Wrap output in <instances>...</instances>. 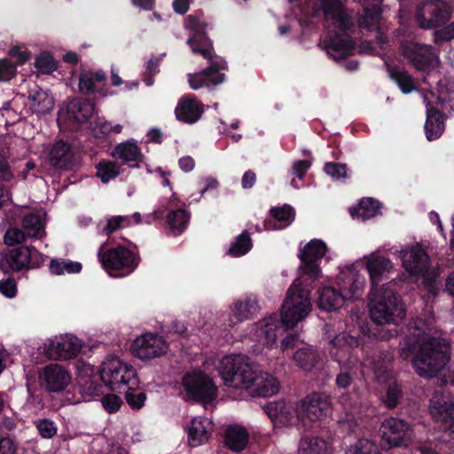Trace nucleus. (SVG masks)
<instances>
[{
	"mask_svg": "<svg viewBox=\"0 0 454 454\" xmlns=\"http://www.w3.org/2000/svg\"><path fill=\"white\" fill-rule=\"evenodd\" d=\"M422 319L415 322L417 335L406 336L400 342L399 355L403 359L412 357L415 372L425 379L438 376L448 371L454 376V360H451L450 343L443 338L431 336L422 328Z\"/></svg>",
	"mask_w": 454,
	"mask_h": 454,
	"instance_id": "1",
	"label": "nucleus"
},
{
	"mask_svg": "<svg viewBox=\"0 0 454 454\" xmlns=\"http://www.w3.org/2000/svg\"><path fill=\"white\" fill-rule=\"evenodd\" d=\"M368 309L372 321L377 325H396L405 317L403 304L389 285L371 291Z\"/></svg>",
	"mask_w": 454,
	"mask_h": 454,
	"instance_id": "2",
	"label": "nucleus"
},
{
	"mask_svg": "<svg viewBox=\"0 0 454 454\" xmlns=\"http://www.w3.org/2000/svg\"><path fill=\"white\" fill-rule=\"evenodd\" d=\"M258 368L249 357L230 355L222 358L219 372L225 385L233 388L247 389L256 379Z\"/></svg>",
	"mask_w": 454,
	"mask_h": 454,
	"instance_id": "3",
	"label": "nucleus"
},
{
	"mask_svg": "<svg viewBox=\"0 0 454 454\" xmlns=\"http://www.w3.org/2000/svg\"><path fill=\"white\" fill-rule=\"evenodd\" d=\"M187 43L192 52L200 53L204 59L210 62V66L208 67L200 72L190 74L188 75V82L192 90H199L203 87L214 88L223 82L224 74L220 73V70L226 68V62L216 58L214 54L211 44L205 47H196L194 45V39H190Z\"/></svg>",
	"mask_w": 454,
	"mask_h": 454,
	"instance_id": "4",
	"label": "nucleus"
},
{
	"mask_svg": "<svg viewBox=\"0 0 454 454\" xmlns=\"http://www.w3.org/2000/svg\"><path fill=\"white\" fill-rule=\"evenodd\" d=\"M311 308L309 291L301 286L300 279H295L282 305V325L287 328L294 327L309 314Z\"/></svg>",
	"mask_w": 454,
	"mask_h": 454,
	"instance_id": "5",
	"label": "nucleus"
},
{
	"mask_svg": "<svg viewBox=\"0 0 454 454\" xmlns=\"http://www.w3.org/2000/svg\"><path fill=\"white\" fill-rule=\"evenodd\" d=\"M102 381L112 390L133 389L138 384L136 371L117 357H111L101 365Z\"/></svg>",
	"mask_w": 454,
	"mask_h": 454,
	"instance_id": "6",
	"label": "nucleus"
},
{
	"mask_svg": "<svg viewBox=\"0 0 454 454\" xmlns=\"http://www.w3.org/2000/svg\"><path fill=\"white\" fill-rule=\"evenodd\" d=\"M399 254L406 271L413 276L424 277L428 289L432 290L437 274L434 271H428L430 260L422 247L419 244L408 246L402 249Z\"/></svg>",
	"mask_w": 454,
	"mask_h": 454,
	"instance_id": "7",
	"label": "nucleus"
},
{
	"mask_svg": "<svg viewBox=\"0 0 454 454\" xmlns=\"http://www.w3.org/2000/svg\"><path fill=\"white\" fill-rule=\"evenodd\" d=\"M400 52L419 71L428 72L440 64L437 52L428 44L404 41L401 43Z\"/></svg>",
	"mask_w": 454,
	"mask_h": 454,
	"instance_id": "8",
	"label": "nucleus"
},
{
	"mask_svg": "<svg viewBox=\"0 0 454 454\" xmlns=\"http://www.w3.org/2000/svg\"><path fill=\"white\" fill-rule=\"evenodd\" d=\"M452 7L442 0H429L417 9L416 18L422 28H434L445 24L451 17Z\"/></svg>",
	"mask_w": 454,
	"mask_h": 454,
	"instance_id": "9",
	"label": "nucleus"
},
{
	"mask_svg": "<svg viewBox=\"0 0 454 454\" xmlns=\"http://www.w3.org/2000/svg\"><path fill=\"white\" fill-rule=\"evenodd\" d=\"M40 264V254L34 247L27 246L11 249L0 260V269L5 273L35 268Z\"/></svg>",
	"mask_w": 454,
	"mask_h": 454,
	"instance_id": "10",
	"label": "nucleus"
},
{
	"mask_svg": "<svg viewBox=\"0 0 454 454\" xmlns=\"http://www.w3.org/2000/svg\"><path fill=\"white\" fill-rule=\"evenodd\" d=\"M381 444L384 447L408 446L413 437V431L404 420L395 418L385 419L380 426Z\"/></svg>",
	"mask_w": 454,
	"mask_h": 454,
	"instance_id": "11",
	"label": "nucleus"
},
{
	"mask_svg": "<svg viewBox=\"0 0 454 454\" xmlns=\"http://www.w3.org/2000/svg\"><path fill=\"white\" fill-rule=\"evenodd\" d=\"M184 388L189 397L209 403L216 397L217 389L212 380L201 372L187 374L183 379Z\"/></svg>",
	"mask_w": 454,
	"mask_h": 454,
	"instance_id": "12",
	"label": "nucleus"
},
{
	"mask_svg": "<svg viewBox=\"0 0 454 454\" xmlns=\"http://www.w3.org/2000/svg\"><path fill=\"white\" fill-rule=\"evenodd\" d=\"M331 402L328 395L312 393L306 396L297 408L296 416L305 424V419L317 421L327 416Z\"/></svg>",
	"mask_w": 454,
	"mask_h": 454,
	"instance_id": "13",
	"label": "nucleus"
},
{
	"mask_svg": "<svg viewBox=\"0 0 454 454\" xmlns=\"http://www.w3.org/2000/svg\"><path fill=\"white\" fill-rule=\"evenodd\" d=\"M131 350L135 356L142 360L153 359L165 355L168 344L162 336L147 333L134 340Z\"/></svg>",
	"mask_w": 454,
	"mask_h": 454,
	"instance_id": "14",
	"label": "nucleus"
},
{
	"mask_svg": "<svg viewBox=\"0 0 454 454\" xmlns=\"http://www.w3.org/2000/svg\"><path fill=\"white\" fill-rule=\"evenodd\" d=\"M98 256L103 268L106 270L122 269L133 270L138 265V261L135 254L121 246L106 251L100 248Z\"/></svg>",
	"mask_w": 454,
	"mask_h": 454,
	"instance_id": "15",
	"label": "nucleus"
},
{
	"mask_svg": "<svg viewBox=\"0 0 454 454\" xmlns=\"http://www.w3.org/2000/svg\"><path fill=\"white\" fill-rule=\"evenodd\" d=\"M39 379L48 392L60 393L71 383L72 376L63 365L50 364L42 369Z\"/></svg>",
	"mask_w": 454,
	"mask_h": 454,
	"instance_id": "16",
	"label": "nucleus"
},
{
	"mask_svg": "<svg viewBox=\"0 0 454 454\" xmlns=\"http://www.w3.org/2000/svg\"><path fill=\"white\" fill-rule=\"evenodd\" d=\"M80 340L73 335H61L51 340L47 347V355L53 360H68L81 351Z\"/></svg>",
	"mask_w": 454,
	"mask_h": 454,
	"instance_id": "17",
	"label": "nucleus"
},
{
	"mask_svg": "<svg viewBox=\"0 0 454 454\" xmlns=\"http://www.w3.org/2000/svg\"><path fill=\"white\" fill-rule=\"evenodd\" d=\"M326 21L340 30L346 31L353 27V18L342 6L339 0H318Z\"/></svg>",
	"mask_w": 454,
	"mask_h": 454,
	"instance_id": "18",
	"label": "nucleus"
},
{
	"mask_svg": "<svg viewBox=\"0 0 454 454\" xmlns=\"http://www.w3.org/2000/svg\"><path fill=\"white\" fill-rule=\"evenodd\" d=\"M213 432L212 422L204 417L194 418L187 426L188 442L192 447L206 443Z\"/></svg>",
	"mask_w": 454,
	"mask_h": 454,
	"instance_id": "19",
	"label": "nucleus"
},
{
	"mask_svg": "<svg viewBox=\"0 0 454 454\" xmlns=\"http://www.w3.org/2000/svg\"><path fill=\"white\" fill-rule=\"evenodd\" d=\"M203 105L195 98L184 97L175 109L176 117L186 123L196 122L203 114Z\"/></svg>",
	"mask_w": 454,
	"mask_h": 454,
	"instance_id": "20",
	"label": "nucleus"
},
{
	"mask_svg": "<svg viewBox=\"0 0 454 454\" xmlns=\"http://www.w3.org/2000/svg\"><path fill=\"white\" fill-rule=\"evenodd\" d=\"M49 160L52 167L59 169H71L75 164L74 152L63 141L57 142L51 149Z\"/></svg>",
	"mask_w": 454,
	"mask_h": 454,
	"instance_id": "21",
	"label": "nucleus"
},
{
	"mask_svg": "<svg viewBox=\"0 0 454 454\" xmlns=\"http://www.w3.org/2000/svg\"><path fill=\"white\" fill-rule=\"evenodd\" d=\"M265 412L270 418L275 427H284L291 424L294 417V409L284 401L271 402L265 406Z\"/></svg>",
	"mask_w": 454,
	"mask_h": 454,
	"instance_id": "22",
	"label": "nucleus"
},
{
	"mask_svg": "<svg viewBox=\"0 0 454 454\" xmlns=\"http://www.w3.org/2000/svg\"><path fill=\"white\" fill-rule=\"evenodd\" d=\"M254 335L258 341L271 347L276 343L278 332L280 330V322L272 317L264 318L254 325Z\"/></svg>",
	"mask_w": 454,
	"mask_h": 454,
	"instance_id": "23",
	"label": "nucleus"
},
{
	"mask_svg": "<svg viewBox=\"0 0 454 454\" xmlns=\"http://www.w3.org/2000/svg\"><path fill=\"white\" fill-rule=\"evenodd\" d=\"M338 284L345 300L356 299L362 295L364 278L353 271H348L339 278Z\"/></svg>",
	"mask_w": 454,
	"mask_h": 454,
	"instance_id": "24",
	"label": "nucleus"
},
{
	"mask_svg": "<svg viewBox=\"0 0 454 454\" xmlns=\"http://www.w3.org/2000/svg\"><path fill=\"white\" fill-rule=\"evenodd\" d=\"M231 315L239 322L251 319L259 311V304L256 296H247L236 300L231 307Z\"/></svg>",
	"mask_w": 454,
	"mask_h": 454,
	"instance_id": "25",
	"label": "nucleus"
},
{
	"mask_svg": "<svg viewBox=\"0 0 454 454\" xmlns=\"http://www.w3.org/2000/svg\"><path fill=\"white\" fill-rule=\"evenodd\" d=\"M324 48L334 60H339L351 55L354 45L350 37L336 35L327 40Z\"/></svg>",
	"mask_w": 454,
	"mask_h": 454,
	"instance_id": "26",
	"label": "nucleus"
},
{
	"mask_svg": "<svg viewBox=\"0 0 454 454\" xmlns=\"http://www.w3.org/2000/svg\"><path fill=\"white\" fill-rule=\"evenodd\" d=\"M366 268L369 272L371 281L373 286L388 273L393 264L389 259L378 254H371L366 260Z\"/></svg>",
	"mask_w": 454,
	"mask_h": 454,
	"instance_id": "27",
	"label": "nucleus"
},
{
	"mask_svg": "<svg viewBox=\"0 0 454 454\" xmlns=\"http://www.w3.org/2000/svg\"><path fill=\"white\" fill-rule=\"evenodd\" d=\"M345 296L340 290L325 286L318 291V307L325 311H334L342 307Z\"/></svg>",
	"mask_w": 454,
	"mask_h": 454,
	"instance_id": "28",
	"label": "nucleus"
},
{
	"mask_svg": "<svg viewBox=\"0 0 454 454\" xmlns=\"http://www.w3.org/2000/svg\"><path fill=\"white\" fill-rule=\"evenodd\" d=\"M248 439V432L244 427L230 426L225 430V445L232 451L239 452L244 450Z\"/></svg>",
	"mask_w": 454,
	"mask_h": 454,
	"instance_id": "29",
	"label": "nucleus"
},
{
	"mask_svg": "<svg viewBox=\"0 0 454 454\" xmlns=\"http://www.w3.org/2000/svg\"><path fill=\"white\" fill-rule=\"evenodd\" d=\"M28 98L31 102V108L39 114L50 113L54 107L53 98L48 91L35 86L29 91Z\"/></svg>",
	"mask_w": 454,
	"mask_h": 454,
	"instance_id": "30",
	"label": "nucleus"
},
{
	"mask_svg": "<svg viewBox=\"0 0 454 454\" xmlns=\"http://www.w3.org/2000/svg\"><path fill=\"white\" fill-rule=\"evenodd\" d=\"M21 226L28 239H41L45 237L44 223L42 217L35 213L26 215L21 220Z\"/></svg>",
	"mask_w": 454,
	"mask_h": 454,
	"instance_id": "31",
	"label": "nucleus"
},
{
	"mask_svg": "<svg viewBox=\"0 0 454 454\" xmlns=\"http://www.w3.org/2000/svg\"><path fill=\"white\" fill-rule=\"evenodd\" d=\"M299 454H329L327 442L318 436L304 435L301 437Z\"/></svg>",
	"mask_w": 454,
	"mask_h": 454,
	"instance_id": "32",
	"label": "nucleus"
},
{
	"mask_svg": "<svg viewBox=\"0 0 454 454\" xmlns=\"http://www.w3.org/2000/svg\"><path fill=\"white\" fill-rule=\"evenodd\" d=\"M252 386L255 387L257 394L262 396L277 394L279 387V384L276 378L259 370L256 372V379Z\"/></svg>",
	"mask_w": 454,
	"mask_h": 454,
	"instance_id": "33",
	"label": "nucleus"
},
{
	"mask_svg": "<svg viewBox=\"0 0 454 454\" xmlns=\"http://www.w3.org/2000/svg\"><path fill=\"white\" fill-rule=\"evenodd\" d=\"M430 413L439 420L450 410L454 409V403L449 395L443 392H436L430 400Z\"/></svg>",
	"mask_w": 454,
	"mask_h": 454,
	"instance_id": "34",
	"label": "nucleus"
},
{
	"mask_svg": "<svg viewBox=\"0 0 454 454\" xmlns=\"http://www.w3.org/2000/svg\"><path fill=\"white\" fill-rule=\"evenodd\" d=\"M425 129L428 140L438 138L444 130L443 115L433 107L428 109Z\"/></svg>",
	"mask_w": 454,
	"mask_h": 454,
	"instance_id": "35",
	"label": "nucleus"
},
{
	"mask_svg": "<svg viewBox=\"0 0 454 454\" xmlns=\"http://www.w3.org/2000/svg\"><path fill=\"white\" fill-rule=\"evenodd\" d=\"M67 111L77 122H85L92 116L94 105L87 99H74L68 105Z\"/></svg>",
	"mask_w": 454,
	"mask_h": 454,
	"instance_id": "36",
	"label": "nucleus"
},
{
	"mask_svg": "<svg viewBox=\"0 0 454 454\" xmlns=\"http://www.w3.org/2000/svg\"><path fill=\"white\" fill-rule=\"evenodd\" d=\"M112 156L127 163L138 162L143 157L138 146L131 142H125L117 145L112 152Z\"/></svg>",
	"mask_w": 454,
	"mask_h": 454,
	"instance_id": "37",
	"label": "nucleus"
},
{
	"mask_svg": "<svg viewBox=\"0 0 454 454\" xmlns=\"http://www.w3.org/2000/svg\"><path fill=\"white\" fill-rule=\"evenodd\" d=\"M297 365L304 371H311L321 359L319 353L309 347L299 348L294 355Z\"/></svg>",
	"mask_w": 454,
	"mask_h": 454,
	"instance_id": "38",
	"label": "nucleus"
},
{
	"mask_svg": "<svg viewBox=\"0 0 454 454\" xmlns=\"http://www.w3.org/2000/svg\"><path fill=\"white\" fill-rule=\"evenodd\" d=\"M380 210L379 202L372 198L361 200L357 207L351 208L350 214L353 218L365 221L375 216Z\"/></svg>",
	"mask_w": 454,
	"mask_h": 454,
	"instance_id": "39",
	"label": "nucleus"
},
{
	"mask_svg": "<svg viewBox=\"0 0 454 454\" xmlns=\"http://www.w3.org/2000/svg\"><path fill=\"white\" fill-rule=\"evenodd\" d=\"M380 19L381 12L378 4L364 7V12L358 18V26L363 29H378Z\"/></svg>",
	"mask_w": 454,
	"mask_h": 454,
	"instance_id": "40",
	"label": "nucleus"
},
{
	"mask_svg": "<svg viewBox=\"0 0 454 454\" xmlns=\"http://www.w3.org/2000/svg\"><path fill=\"white\" fill-rule=\"evenodd\" d=\"M356 362L348 360L340 364V373L336 377V385L340 388H346L351 385L356 377Z\"/></svg>",
	"mask_w": 454,
	"mask_h": 454,
	"instance_id": "41",
	"label": "nucleus"
},
{
	"mask_svg": "<svg viewBox=\"0 0 454 454\" xmlns=\"http://www.w3.org/2000/svg\"><path fill=\"white\" fill-rule=\"evenodd\" d=\"M376 373L377 380L380 382L388 384L386 395L383 398V403L387 408L392 409L396 407L402 394L400 386L396 383L395 380L387 381L383 376L380 374V372H377Z\"/></svg>",
	"mask_w": 454,
	"mask_h": 454,
	"instance_id": "42",
	"label": "nucleus"
},
{
	"mask_svg": "<svg viewBox=\"0 0 454 454\" xmlns=\"http://www.w3.org/2000/svg\"><path fill=\"white\" fill-rule=\"evenodd\" d=\"M23 108L13 99L3 105L0 108L1 117L5 125H12L21 119Z\"/></svg>",
	"mask_w": 454,
	"mask_h": 454,
	"instance_id": "43",
	"label": "nucleus"
},
{
	"mask_svg": "<svg viewBox=\"0 0 454 454\" xmlns=\"http://www.w3.org/2000/svg\"><path fill=\"white\" fill-rule=\"evenodd\" d=\"M326 246L320 240H312L308 243L300 253L301 260L316 261L325 255Z\"/></svg>",
	"mask_w": 454,
	"mask_h": 454,
	"instance_id": "44",
	"label": "nucleus"
},
{
	"mask_svg": "<svg viewBox=\"0 0 454 454\" xmlns=\"http://www.w3.org/2000/svg\"><path fill=\"white\" fill-rule=\"evenodd\" d=\"M81 270V263L76 262L53 259L50 263V270L54 275L78 273Z\"/></svg>",
	"mask_w": 454,
	"mask_h": 454,
	"instance_id": "45",
	"label": "nucleus"
},
{
	"mask_svg": "<svg viewBox=\"0 0 454 454\" xmlns=\"http://www.w3.org/2000/svg\"><path fill=\"white\" fill-rule=\"evenodd\" d=\"M96 168L97 176L99 177L103 183H108L120 174L118 165L111 160H101L97 164Z\"/></svg>",
	"mask_w": 454,
	"mask_h": 454,
	"instance_id": "46",
	"label": "nucleus"
},
{
	"mask_svg": "<svg viewBox=\"0 0 454 454\" xmlns=\"http://www.w3.org/2000/svg\"><path fill=\"white\" fill-rule=\"evenodd\" d=\"M390 77L396 82L403 93H410L415 89L414 81L405 70L392 69Z\"/></svg>",
	"mask_w": 454,
	"mask_h": 454,
	"instance_id": "47",
	"label": "nucleus"
},
{
	"mask_svg": "<svg viewBox=\"0 0 454 454\" xmlns=\"http://www.w3.org/2000/svg\"><path fill=\"white\" fill-rule=\"evenodd\" d=\"M252 247V240L249 233L246 231L239 235L235 242L230 247L228 253L239 257L247 254Z\"/></svg>",
	"mask_w": 454,
	"mask_h": 454,
	"instance_id": "48",
	"label": "nucleus"
},
{
	"mask_svg": "<svg viewBox=\"0 0 454 454\" xmlns=\"http://www.w3.org/2000/svg\"><path fill=\"white\" fill-rule=\"evenodd\" d=\"M184 27L194 33L193 36L190 39H194V45H197L196 36H204L206 35L207 27L208 24L205 20H201L199 17L194 15H189L185 18Z\"/></svg>",
	"mask_w": 454,
	"mask_h": 454,
	"instance_id": "49",
	"label": "nucleus"
},
{
	"mask_svg": "<svg viewBox=\"0 0 454 454\" xmlns=\"http://www.w3.org/2000/svg\"><path fill=\"white\" fill-rule=\"evenodd\" d=\"M127 223H128V220L124 216H121V215L112 216L109 219H107V221L105 223H100L98 225V231L99 234L110 236L113 232L122 228Z\"/></svg>",
	"mask_w": 454,
	"mask_h": 454,
	"instance_id": "50",
	"label": "nucleus"
},
{
	"mask_svg": "<svg viewBox=\"0 0 454 454\" xmlns=\"http://www.w3.org/2000/svg\"><path fill=\"white\" fill-rule=\"evenodd\" d=\"M189 215L185 210L178 209L168 215V223L173 231H182L187 225Z\"/></svg>",
	"mask_w": 454,
	"mask_h": 454,
	"instance_id": "51",
	"label": "nucleus"
},
{
	"mask_svg": "<svg viewBox=\"0 0 454 454\" xmlns=\"http://www.w3.org/2000/svg\"><path fill=\"white\" fill-rule=\"evenodd\" d=\"M27 239L23 228L10 227L4 233V242L8 247H13L24 243Z\"/></svg>",
	"mask_w": 454,
	"mask_h": 454,
	"instance_id": "52",
	"label": "nucleus"
},
{
	"mask_svg": "<svg viewBox=\"0 0 454 454\" xmlns=\"http://www.w3.org/2000/svg\"><path fill=\"white\" fill-rule=\"evenodd\" d=\"M346 454H380L377 446L367 439H361Z\"/></svg>",
	"mask_w": 454,
	"mask_h": 454,
	"instance_id": "53",
	"label": "nucleus"
},
{
	"mask_svg": "<svg viewBox=\"0 0 454 454\" xmlns=\"http://www.w3.org/2000/svg\"><path fill=\"white\" fill-rule=\"evenodd\" d=\"M330 343L335 348H345L357 347L359 341L356 337L349 335L346 333H342L338 334L334 338L330 339Z\"/></svg>",
	"mask_w": 454,
	"mask_h": 454,
	"instance_id": "54",
	"label": "nucleus"
},
{
	"mask_svg": "<svg viewBox=\"0 0 454 454\" xmlns=\"http://www.w3.org/2000/svg\"><path fill=\"white\" fill-rule=\"evenodd\" d=\"M95 80L91 72H83L79 77V90L83 94H90L95 90Z\"/></svg>",
	"mask_w": 454,
	"mask_h": 454,
	"instance_id": "55",
	"label": "nucleus"
},
{
	"mask_svg": "<svg viewBox=\"0 0 454 454\" xmlns=\"http://www.w3.org/2000/svg\"><path fill=\"white\" fill-rule=\"evenodd\" d=\"M35 66L43 74H51L56 69V64L50 55H41L37 57Z\"/></svg>",
	"mask_w": 454,
	"mask_h": 454,
	"instance_id": "56",
	"label": "nucleus"
},
{
	"mask_svg": "<svg viewBox=\"0 0 454 454\" xmlns=\"http://www.w3.org/2000/svg\"><path fill=\"white\" fill-rule=\"evenodd\" d=\"M35 426L43 438H51L57 434V427L50 419H39L35 422Z\"/></svg>",
	"mask_w": 454,
	"mask_h": 454,
	"instance_id": "57",
	"label": "nucleus"
},
{
	"mask_svg": "<svg viewBox=\"0 0 454 454\" xmlns=\"http://www.w3.org/2000/svg\"><path fill=\"white\" fill-rule=\"evenodd\" d=\"M270 215L278 221L286 223H290L294 219V215L293 208L288 205L272 208L270 210Z\"/></svg>",
	"mask_w": 454,
	"mask_h": 454,
	"instance_id": "58",
	"label": "nucleus"
},
{
	"mask_svg": "<svg viewBox=\"0 0 454 454\" xmlns=\"http://www.w3.org/2000/svg\"><path fill=\"white\" fill-rule=\"evenodd\" d=\"M101 403L107 412L113 413L120 409L122 401L117 395L109 394L101 398Z\"/></svg>",
	"mask_w": 454,
	"mask_h": 454,
	"instance_id": "59",
	"label": "nucleus"
},
{
	"mask_svg": "<svg viewBox=\"0 0 454 454\" xmlns=\"http://www.w3.org/2000/svg\"><path fill=\"white\" fill-rule=\"evenodd\" d=\"M135 387L131 390L126 388V401L129 406L135 409H140L146 399V395L144 392L136 393Z\"/></svg>",
	"mask_w": 454,
	"mask_h": 454,
	"instance_id": "60",
	"label": "nucleus"
},
{
	"mask_svg": "<svg viewBox=\"0 0 454 454\" xmlns=\"http://www.w3.org/2000/svg\"><path fill=\"white\" fill-rule=\"evenodd\" d=\"M325 171L334 179H341L347 176L346 164L328 162L325 166Z\"/></svg>",
	"mask_w": 454,
	"mask_h": 454,
	"instance_id": "61",
	"label": "nucleus"
},
{
	"mask_svg": "<svg viewBox=\"0 0 454 454\" xmlns=\"http://www.w3.org/2000/svg\"><path fill=\"white\" fill-rule=\"evenodd\" d=\"M16 74V65L9 59H0V81L7 82L12 79Z\"/></svg>",
	"mask_w": 454,
	"mask_h": 454,
	"instance_id": "62",
	"label": "nucleus"
},
{
	"mask_svg": "<svg viewBox=\"0 0 454 454\" xmlns=\"http://www.w3.org/2000/svg\"><path fill=\"white\" fill-rule=\"evenodd\" d=\"M0 292L6 297L12 298L16 295L17 287L14 279L7 278L0 281Z\"/></svg>",
	"mask_w": 454,
	"mask_h": 454,
	"instance_id": "63",
	"label": "nucleus"
},
{
	"mask_svg": "<svg viewBox=\"0 0 454 454\" xmlns=\"http://www.w3.org/2000/svg\"><path fill=\"white\" fill-rule=\"evenodd\" d=\"M439 420L442 421V430L454 435V408Z\"/></svg>",
	"mask_w": 454,
	"mask_h": 454,
	"instance_id": "64",
	"label": "nucleus"
}]
</instances>
